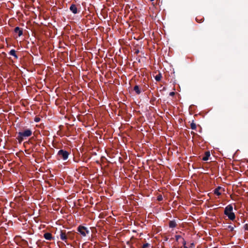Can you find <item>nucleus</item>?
Returning <instances> with one entry per match:
<instances>
[{
  "mask_svg": "<svg viewBox=\"0 0 248 248\" xmlns=\"http://www.w3.org/2000/svg\"><path fill=\"white\" fill-rule=\"evenodd\" d=\"M233 207L232 205H228L227 206L224 210V214L226 215L228 218L233 220L235 218L234 213L232 212Z\"/></svg>",
  "mask_w": 248,
  "mask_h": 248,
  "instance_id": "1",
  "label": "nucleus"
},
{
  "mask_svg": "<svg viewBox=\"0 0 248 248\" xmlns=\"http://www.w3.org/2000/svg\"><path fill=\"white\" fill-rule=\"evenodd\" d=\"M32 132L30 129H26L22 132L19 133V136L18 137V140L19 142H21L23 140L24 137H28L31 135Z\"/></svg>",
  "mask_w": 248,
  "mask_h": 248,
  "instance_id": "2",
  "label": "nucleus"
},
{
  "mask_svg": "<svg viewBox=\"0 0 248 248\" xmlns=\"http://www.w3.org/2000/svg\"><path fill=\"white\" fill-rule=\"evenodd\" d=\"M68 155L69 154L67 152L62 150H60L58 153V155L59 157L63 160H65L68 158Z\"/></svg>",
  "mask_w": 248,
  "mask_h": 248,
  "instance_id": "3",
  "label": "nucleus"
},
{
  "mask_svg": "<svg viewBox=\"0 0 248 248\" xmlns=\"http://www.w3.org/2000/svg\"><path fill=\"white\" fill-rule=\"evenodd\" d=\"M70 232H68V233H66L65 231H61L60 232V238L61 240L64 241V242H66L67 238L69 237Z\"/></svg>",
  "mask_w": 248,
  "mask_h": 248,
  "instance_id": "4",
  "label": "nucleus"
},
{
  "mask_svg": "<svg viewBox=\"0 0 248 248\" xmlns=\"http://www.w3.org/2000/svg\"><path fill=\"white\" fill-rule=\"evenodd\" d=\"M78 231L83 236H85L89 232V231L87 230L86 228L81 226L78 227Z\"/></svg>",
  "mask_w": 248,
  "mask_h": 248,
  "instance_id": "5",
  "label": "nucleus"
},
{
  "mask_svg": "<svg viewBox=\"0 0 248 248\" xmlns=\"http://www.w3.org/2000/svg\"><path fill=\"white\" fill-rule=\"evenodd\" d=\"M70 10L74 14L78 13V9L75 4H72L70 7Z\"/></svg>",
  "mask_w": 248,
  "mask_h": 248,
  "instance_id": "6",
  "label": "nucleus"
},
{
  "mask_svg": "<svg viewBox=\"0 0 248 248\" xmlns=\"http://www.w3.org/2000/svg\"><path fill=\"white\" fill-rule=\"evenodd\" d=\"M44 236L46 240H50L52 238V234L49 232L45 233Z\"/></svg>",
  "mask_w": 248,
  "mask_h": 248,
  "instance_id": "7",
  "label": "nucleus"
},
{
  "mask_svg": "<svg viewBox=\"0 0 248 248\" xmlns=\"http://www.w3.org/2000/svg\"><path fill=\"white\" fill-rule=\"evenodd\" d=\"M15 32L17 33L19 36L22 34V31L19 27H16L15 29Z\"/></svg>",
  "mask_w": 248,
  "mask_h": 248,
  "instance_id": "8",
  "label": "nucleus"
},
{
  "mask_svg": "<svg viewBox=\"0 0 248 248\" xmlns=\"http://www.w3.org/2000/svg\"><path fill=\"white\" fill-rule=\"evenodd\" d=\"M210 155V154L209 152H205V155H204V156L203 157L202 160L204 161H207Z\"/></svg>",
  "mask_w": 248,
  "mask_h": 248,
  "instance_id": "9",
  "label": "nucleus"
},
{
  "mask_svg": "<svg viewBox=\"0 0 248 248\" xmlns=\"http://www.w3.org/2000/svg\"><path fill=\"white\" fill-rule=\"evenodd\" d=\"M134 91L137 94H139L140 93H141V91H140V90L139 87V86L138 85H136L134 87Z\"/></svg>",
  "mask_w": 248,
  "mask_h": 248,
  "instance_id": "10",
  "label": "nucleus"
},
{
  "mask_svg": "<svg viewBox=\"0 0 248 248\" xmlns=\"http://www.w3.org/2000/svg\"><path fill=\"white\" fill-rule=\"evenodd\" d=\"M220 189H221V187H220V186L217 187V188H216L215 189L214 193L217 196H219L221 194L220 192H219V190Z\"/></svg>",
  "mask_w": 248,
  "mask_h": 248,
  "instance_id": "11",
  "label": "nucleus"
},
{
  "mask_svg": "<svg viewBox=\"0 0 248 248\" xmlns=\"http://www.w3.org/2000/svg\"><path fill=\"white\" fill-rule=\"evenodd\" d=\"M169 226L170 228H174L176 226V223L174 221H170L169 223Z\"/></svg>",
  "mask_w": 248,
  "mask_h": 248,
  "instance_id": "12",
  "label": "nucleus"
},
{
  "mask_svg": "<svg viewBox=\"0 0 248 248\" xmlns=\"http://www.w3.org/2000/svg\"><path fill=\"white\" fill-rule=\"evenodd\" d=\"M10 53V54L11 55H12V56H15L16 58H17V56H16V51H15V50H14V49L11 50L10 51V53Z\"/></svg>",
  "mask_w": 248,
  "mask_h": 248,
  "instance_id": "13",
  "label": "nucleus"
},
{
  "mask_svg": "<svg viewBox=\"0 0 248 248\" xmlns=\"http://www.w3.org/2000/svg\"><path fill=\"white\" fill-rule=\"evenodd\" d=\"M161 76L158 74L155 77V79L156 81H159L161 79Z\"/></svg>",
  "mask_w": 248,
  "mask_h": 248,
  "instance_id": "14",
  "label": "nucleus"
},
{
  "mask_svg": "<svg viewBox=\"0 0 248 248\" xmlns=\"http://www.w3.org/2000/svg\"><path fill=\"white\" fill-rule=\"evenodd\" d=\"M190 126L192 129L194 130L196 128V124L195 123H191Z\"/></svg>",
  "mask_w": 248,
  "mask_h": 248,
  "instance_id": "15",
  "label": "nucleus"
},
{
  "mask_svg": "<svg viewBox=\"0 0 248 248\" xmlns=\"http://www.w3.org/2000/svg\"><path fill=\"white\" fill-rule=\"evenodd\" d=\"M183 244L184 248H192V246H187L186 242L183 240Z\"/></svg>",
  "mask_w": 248,
  "mask_h": 248,
  "instance_id": "16",
  "label": "nucleus"
},
{
  "mask_svg": "<svg viewBox=\"0 0 248 248\" xmlns=\"http://www.w3.org/2000/svg\"><path fill=\"white\" fill-rule=\"evenodd\" d=\"M149 246H150L149 244L146 243L143 245L142 248H148Z\"/></svg>",
  "mask_w": 248,
  "mask_h": 248,
  "instance_id": "17",
  "label": "nucleus"
},
{
  "mask_svg": "<svg viewBox=\"0 0 248 248\" xmlns=\"http://www.w3.org/2000/svg\"><path fill=\"white\" fill-rule=\"evenodd\" d=\"M174 94H175V93H174V92H170V96H173V95H174Z\"/></svg>",
  "mask_w": 248,
  "mask_h": 248,
  "instance_id": "18",
  "label": "nucleus"
},
{
  "mask_svg": "<svg viewBox=\"0 0 248 248\" xmlns=\"http://www.w3.org/2000/svg\"><path fill=\"white\" fill-rule=\"evenodd\" d=\"M162 197H161V196H159V197H158V201H161V200H162Z\"/></svg>",
  "mask_w": 248,
  "mask_h": 248,
  "instance_id": "19",
  "label": "nucleus"
},
{
  "mask_svg": "<svg viewBox=\"0 0 248 248\" xmlns=\"http://www.w3.org/2000/svg\"><path fill=\"white\" fill-rule=\"evenodd\" d=\"M245 226H246V228H245L246 230H248V225L247 224H246L245 225Z\"/></svg>",
  "mask_w": 248,
  "mask_h": 248,
  "instance_id": "20",
  "label": "nucleus"
},
{
  "mask_svg": "<svg viewBox=\"0 0 248 248\" xmlns=\"http://www.w3.org/2000/svg\"><path fill=\"white\" fill-rule=\"evenodd\" d=\"M189 246H192V248H193V246H194V244L193 243H191Z\"/></svg>",
  "mask_w": 248,
  "mask_h": 248,
  "instance_id": "21",
  "label": "nucleus"
},
{
  "mask_svg": "<svg viewBox=\"0 0 248 248\" xmlns=\"http://www.w3.org/2000/svg\"><path fill=\"white\" fill-rule=\"evenodd\" d=\"M202 22V19H201L200 21V22Z\"/></svg>",
  "mask_w": 248,
  "mask_h": 248,
  "instance_id": "22",
  "label": "nucleus"
}]
</instances>
